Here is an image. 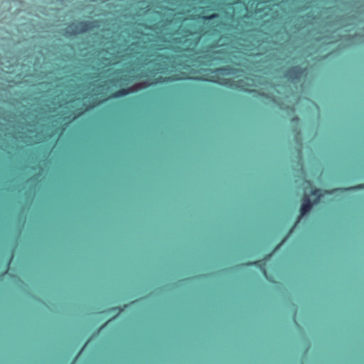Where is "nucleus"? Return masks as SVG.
I'll list each match as a JSON object with an SVG mask.
<instances>
[{
    "instance_id": "f257e3e1",
    "label": "nucleus",
    "mask_w": 364,
    "mask_h": 364,
    "mask_svg": "<svg viewBox=\"0 0 364 364\" xmlns=\"http://www.w3.org/2000/svg\"><path fill=\"white\" fill-rule=\"evenodd\" d=\"M95 25L93 22L85 21L72 23L65 29L66 36H72L77 33H83L89 29L94 28Z\"/></svg>"
},
{
    "instance_id": "f03ea898",
    "label": "nucleus",
    "mask_w": 364,
    "mask_h": 364,
    "mask_svg": "<svg viewBox=\"0 0 364 364\" xmlns=\"http://www.w3.org/2000/svg\"><path fill=\"white\" fill-rule=\"evenodd\" d=\"M149 85H150V84L148 82H146V81H144V82H139V83H136V84L134 85L133 86L130 87L129 88L122 89V90L117 91V92H116L112 95V97H123V96H125V95H128L129 93L134 92H136L138 90L146 88Z\"/></svg>"
},
{
    "instance_id": "7ed1b4c3",
    "label": "nucleus",
    "mask_w": 364,
    "mask_h": 364,
    "mask_svg": "<svg viewBox=\"0 0 364 364\" xmlns=\"http://www.w3.org/2000/svg\"><path fill=\"white\" fill-rule=\"evenodd\" d=\"M302 73L303 71L299 67H294L287 71L286 77L290 80H294L298 79Z\"/></svg>"
},
{
    "instance_id": "20e7f679",
    "label": "nucleus",
    "mask_w": 364,
    "mask_h": 364,
    "mask_svg": "<svg viewBox=\"0 0 364 364\" xmlns=\"http://www.w3.org/2000/svg\"><path fill=\"white\" fill-rule=\"evenodd\" d=\"M311 207L312 205L310 199L309 198H306L300 210L301 216H304L307 213L311 210Z\"/></svg>"
},
{
    "instance_id": "39448f33",
    "label": "nucleus",
    "mask_w": 364,
    "mask_h": 364,
    "mask_svg": "<svg viewBox=\"0 0 364 364\" xmlns=\"http://www.w3.org/2000/svg\"><path fill=\"white\" fill-rule=\"evenodd\" d=\"M217 16H218V14H212V15H210V16H203V19H205V20H211V19H213V18H215V17H217Z\"/></svg>"
},
{
    "instance_id": "423d86ee",
    "label": "nucleus",
    "mask_w": 364,
    "mask_h": 364,
    "mask_svg": "<svg viewBox=\"0 0 364 364\" xmlns=\"http://www.w3.org/2000/svg\"><path fill=\"white\" fill-rule=\"evenodd\" d=\"M318 192H319V191H318V190H316L315 191H314V192H313V194H314V195H316V196H317V199H316V200L314 202L315 203H318V202L319 198H320V196H321V195H320V194H318Z\"/></svg>"
},
{
    "instance_id": "0eeeda50",
    "label": "nucleus",
    "mask_w": 364,
    "mask_h": 364,
    "mask_svg": "<svg viewBox=\"0 0 364 364\" xmlns=\"http://www.w3.org/2000/svg\"><path fill=\"white\" fill-rule=\"evenodd\" d=\"M364 188V184L358 186H356V187H351L349 189H356V188Z\"/></svg>"
},
{
    "instance_id": "6e6552de",
    "label": "nucleus",
    "mask_w": 364,
    "mask_h": 364,
    "mask_svg": "<svg viewBox=\"0 0 364 364\" xmlns=\"http://www.w3.org/2000/svg\"><path fill=\"white\" fill-rule=\"evenodd\" d=\"M284 241H285V240H282V242L279 244V245H278V246L277 247V248H278L280 245H282V243H283V242H284Z\"/></svg>"
},
{
    "instance_id": "1a4fd4ad",
    "label": "nucleus",
    "mask_w": 364,
    "mask_h": 364,
    "mask_svg": "<svg viewBox=\"0 0 364 364\" xmlns=\"http://www.w3.org/2000/svg\"><path fill=\"white\" fill-rule=\"evenodd\" d=\"M262 271H263L264 275L266 276V271L264 269H263Z\"/></svg>"
}]
</instances>
